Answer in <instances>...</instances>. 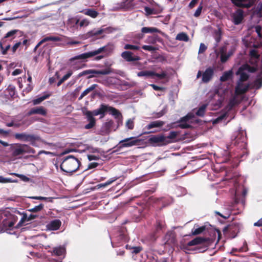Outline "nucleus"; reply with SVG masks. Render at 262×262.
<instances>
[{
    "instance_id": "nucleus-62",
    "label": "nucleus",
    "mask_w": 262,
    "mask_h": 262,
    "mask_svg": "<svg viewBox=\"0 0 262 262\" xmlns=\"http://www.w3.org/2000/svg\"><path fill=\"white\" fill-rule=\"evenodd\" d=\"M142 48L143 49L148 51H154L156 50L155 47L150 45H144Z\"/></svg>"
},
{
    "instance_id": "nucleus-53",
    "label": "nucleus",
    "mask_w": 262,
    "mask_h": 262,
    "mask_svg": "<svg viewBox=\"0 0 262 262\" xmlns=\"http://www.w3.org/2000/svg\"><path fill=\"white\" fill-rule=\"evenodd\" d=\"M222 104V100L221 99H218L217 101L213 103L212 102L211 103V104L213 105V109L214 110H217V108H220Z\"/></svg>"
},
{
    "instance_id": "nucleus-51",
    "label": "nucleus",
    "mask_w": 262,
    "mask_h": 262,
    "mask_svg": "<svg viewBox=\"0 0 262 262\" xmlns=\"http://www.w3.org/2000/svg\"><path fill=\"white\" fill-rule=\"evenodd\" d=\"M17 32V30H12L9 31L8 32H7L6 34V35L4 37V38H9V37L14 38V35Z\"/></svg>"
},
{
    "instance_id": "nucleus-13",
    "label": "nucleus",
    "mask_w": 262,
    "mask_h": 262,
    "mask_svg": "<svg viewBox=\"0 0 262 262\" xmlns=\"http://www.w3.org/2000/svg\"><path fill=\"white\" fill-rule=\"evenodd\" d=\"M107 105L105 104H101L99 107L97 109L94 110L92 111H86L85 112L86 113H91L92 116L94 117V116H98L100 115V118H103L105 115L106 113L107 112Z\"/></svg>"
},
{
    "instance_id": "nucleus-19",
    "label": "nucleus",
    "mask_w": 262,
    "mask_h": 262,
    "mask_svg": "<svg viewBox=\"0 0 262 262\" xmlns=\"http://www.w3.org/2000/svg\"><path fill=\"white\" fill-rule=\"evenodd\" d=\"M112 28L108 27L105 29H94L88 32L86 34L87 37H91L93 36H96L98 35L101 34L104 32H107L108 33L111 32L112 31Z\"/></svg>"
},
{
    "instance_id": "nucleus-5",
    "label": "nucleus",
    "mask_w": 262,
    "mask_h": 262,
    "mask_svg": "<svg viewBox=\"0 0 262 262\" xmlns=\"http://www.w3.org/2000/svg\"><path fill=\"white\" fill-rule=\"evenodd\" d=\"M14 137L16 139L23 141L30 142L33 146H37L36 142L41 140L40 137L37 134H30L27 133H16Z\"/></svg>"
},
{
    "instance_id": "nucleus-60",
    "label": "nucleus",
    "mask_w": 262,
    "mask_h": 262,
    "mask_svg": "<svg viewBox=\"0 0 262 262\" xmlns=\"http://www.w3.org/2000/svg\"><path fill=\"white\" fill-rule=\"evenodd\" d=\"M226 115H227L226 113H224L223 114H221L219 117H217L215 119H214V120L213 121V123H219V122L222 121L223 119H224L226 117Z\"/></svg>"
},
{
    "instance_id": "nucleus-26",
    "label": "nucleus",
    "mask_w": 262,
    "mask_h": 262,
    "mask_svg": "<svg viewBox=\"0 0 262 262\" xmlns=\"http://www.w3.org/2000/svg\"><path fill=\"white\" fill-rule=\"evenodd\" d=\"M22 154H24L22 144H17L16 147L12 149V155L14 156H18Z\"/></svg>"
},
{
    "instance_id": "nucleus-15",
    "label": "nucleus",
    "mask_w": 262,
    "mask_h": 262,
    "mask_svg": "<svg viewBox=\"0 0 262 262\" xmlns=\"http://www.w3.org/2000/svg\"><path fill=\"white\" fill-rule=\"evenodd\" d=\"M232 3L238 7L250 8L254 3L253 0H230Z\"/></svg>"
},
{
    "instance_id": "nucleus-10",
    "label": "nucleus",
    "mask_w": 262,
    "mask_h": 262,
    "mask_svg": "<svg viewBox=\"0 0 262 262\" xmlns=\"http://www.w3.org/2000/svg\"><path fill=\"white\" fill-rule=\"evenodd\" d=\"M195 115L191 113H188L184 117H182L178 122V126L182 129L189 128L191 127V125L188 122L193 118H194Z\"/></svg>"
},
{
    "instance_id": "nucleus-23",
    "label": "nucleus",
    "mask_w": 262,
    "mask_h": 262,
    "mask_svg": "<svg viewBox=\"0 0 262 262\" xmlns=\"http://www.w3.org/2000/svg\"><path fill=\"white\" fill-rule=\"evenodd\" d=\"M262 86V71L260 72L253 81L252 86L255 89H259Z\"/></svg>"
},
{
    "instance_id": "nucleus-63",
    "label": "nucleus",
    "mask_w": 262,
    "mask_h": 262,
    "mask_svg": "<svg viewBox=\"0 0 262 262\" xmlns=\"http://www.w3.org/2000/svg\"><path fill=\"white\" fill-rule=\"evenodd\" d=\"M255 31L257 33L258 36L259 37H261L262 34L261 33V31L262 28H261V26H260L259 25H257L255 27Z\"/></svg>"
},
{
    "instance_id": "nucleus-55",
    "label": "nucleus",
    "mask_w": 262,
    "mask_h": 262,
    "mask_svg": "<svg viewBox=\"0 0 262 262\" xmlns=\"http://www.w3.org/2000/svg\"><path fill=\"white\" fill-rule=\"evenodd\" d=\"M178 135V133L177 132L171 131L169 133V135L166 137V141H168V139H174Z\"/></svg>"
},
{
    "instance_id": "nucleus-18",
    "label": "nucleus",
    "mask_w": 262,
    "mask_h": 262,
    "mask_svg": "<svg viewBox=\"0 0 262 262\" xmlns=\"http://www.w3.org/2000/svg\"><path fill=\"white\" fill-rule=\"evenodd\" d=\"M214 74L212 68H207L202 74V81L205 83L208 82L212 78Z\"/></svg>"
},
{
    "instance_id": "nucleus-59",
    "label": "nucleus",
    "mask_w": 262,
    "mask_h": 262,
    "mask_svg": "<svg viewBox=\"0 0 262 262\" xmlns=\"http://www.w3.org/2000/svg\"><path fill=\"white\" fill-rule=\"evenodd\" d=\"M202 9H203V6H202L201 4H200L194 13V14H193L194 16L195 17H199L202 12Z\"/></svg>"
},
{
    "instance_id": "nucleus-16",
    "label": "nucleus",
    "mask_w": 262,
    "mask_h": 262,
    "mask_svg": "<svg viewBox=\"0 0 262 262\" xmlns=\"http://www.w3.org/2000/svg\"><path fill=\"white\" fill-rule=\"evenodd\" d=\"M107 112H108L110 114L113 116L117 120V121L118 124L120 121L122 122V116L121 113L118 110L107 105Z\"/></svg>"
},
{
    "instance_id": "nucleus-21",
    "label": "nucleus",
    "mask_w": 262,
    "mask_h": 262,
    "mask_svg": "<svg viewBox=\"0 0 262 262\" xmlns=\"http://www.w3.org/2000/svg\"><path fill=\"white\" fill-rule=\"evenodd\" d=\"M83 114L85 116L88 121L89 122L88 124L85 125L84 128L87 129L92 128L96 124V120L95 118L92 116L91 113H86L83 112Z\"/></svg>"
},
{
    "instance_id": "nucleus-42",
    "label": "nucleus",
    "mask_w": 262,
    "mask_h": 262,
    "mask_svg": "<svg viewBox=\"0 0 262 262\" xmlns=\"http://www.w3.org/2000/svg\"><path fill=\"white\" fill-rule=\"evenodd\" d=\"M166 112V106H164V108L159 112L154 113V117L157 118H160L165 114Z\"/></svg>"
},
{
    "instance_id": "nucleus-64",
    "label": "nucleus",
    "mask_w": 262,
    "mask_h": 262,
    "mask_svg": "<svg viewBox=\"0 0 262 262\" xmlns=\"http://www.w3.org/2000/svg\"><path fill=\"white\" fill-rule=\"evenodd\" d=\"M251 56L255 58H258L259 55L257 54L256 51L255 49H252L249 52Z\"/></svg>"
},
{
    "instance_id": "nucleus-17",
    "label": "nucleus",
    "mask_w": 262,
    "mask_h": 262,
    "mask_svg": "<svg viewBox=\"0 0 262 262\" xmlns=\"http://www.w3.org/2000/svg\"><path fill=\"white\" fill-rule=\"evenodd\" d=\"M121 56L123 59L127 62L136 61L140 59V57L138 56H133V53L127 51L123 52Z\"/></svg>"
},
{
    "instance_id": "nucleus-46",
    "label": "nucleus",
    "mask_w": 262,
    "mask_h": 262,
    "mask_svg": "<svg viewBox=\"0 0 262 262\" xmlns=\"http://www.w3.org/2000/svg\"><path fill=\"white\" fill-rule=\"evenodd\" d=\"M232 158L231 156L227 151H225V157L224 158L223 160L222 161V162L223 163H228L230 161L231 159Z\"/></svg>"
},
{
    "instance_id": "nucleus-45",
    "label": "nucleus",
    "mask_w": 262,
    "mask_h": 262,
    "mask_svg": "<svg viewBox=\"0 0 262 262\" xmlns=\"http://www.w3.org/2000/svg\"><path fill=\"white\" fill-rule=\"evenodd\" d=\"M255 12L260 17H262V3H259L255 8Z\"/></svg>"
},
{
    "instance_id": "nucleus-28",
    "label": "nucleus",
    "mask_w": 262,
    "mask_h": 262,
    "mask_svg": "<svg viewBox=\"0 0 262 262\" xmlns=\"http://www.w3.org/2000/svg\"><path fill=\"white\" fill-rule=\"evenodd\" d=\"M205 226L199 227L198 225L195 224L193 228L191 230V233L193 235L200 234L205 230Z\"/></svg>"
},
{
    "instance_id": "nucleus-47",
    "label": "nucleus",
    "mask_w": 262,
    "mask_h": 262,
    "mask_svg": "<svg viewBox=\"0 0 262 262\" xmlns=\"http://www.w3.org/2000/svg\"><path fill=\"white\" fill-rule=\"evenodd\" d=\"M85 14L91 16L93 18H95L97 16L98 13L95 10L88 9L87 10V11L85 13Z\"/></svg>"
},
{
    "instance_id": "nucleus-22",
    "label": "nucleus",
    "mask_w": 262,
    "mask_h": 262,
    "mask_svg": "<svg viewBox=\"0 0 262 262\" xmlns=\"http://www.w3.org/2000/svg\"><path fill=\"white\" fill-rule=\"evenodd\" d=\"M61 225L60 220L55 219L50 221L46 226L47 228L49 230H57Z\"/></svg>"
},
{
    "instance_id": "nucleus-2",
    "label": "nucleus",
    "mask_w": 262,
    "mask_h": 262,
    "mask_svg": "<svg viewBox=\"0 0 262 262\" xmlns=\"http://www.w3.org/2000/svg\"><path fill=\"white\" fill-rule=\"evenodd\" d=\"M251 72V67L247 64H243L236 72L237 75H239V79L235 88V91L238 93H244L248 90V85H245L243 82L248 80L249 73Z\"/></svg>"
},
{
    "instance_id": "nucleus-56",
    "label": "nucleus",
    "mask_w": 262,
    "mask_h": 262,
    "mask_svg": "<svg viewBox=\"0 0 262 262\" xmlns=\"http://www.w3.org/2000/svg\"><path fill=\"white\" fill-rule=\"evenodd\" d=\"M13 174L19 178L20 180L23 181L24 182H28L30 180V179L28 177L22 174L14 173Z\"/></svg>"
},
{
    "instance_id": "nucleus-40",
    "label": "nucleus",
    "mask_w": 262,
    "mask_h": 262,
    "mask_svg": "<svg viewBox=\"0 0 262 262\" xmlns=\"http://www.w3.org/2000/svg\"><path fill=\"white\" fill-rule=\"evenodd\" d=\"M44 207V205L42 203L29 210L30 212H37L41 211Z\"/></svg>"
},
{
    "instance_id": "nucleus-54",
    "label": "nucleus",
    "mask_w": 262,
    "mask_h": 262,
    "mask_svg": "<svg viewBox=\"0 0 262 262\" xmlns=\"http://www.w3.org/2000/svg\"><path fill=\"white\" fill-rule=\"evenodd\" d=\"M126 127L129 129H133L134 127L133 119H129L126 122Z\"/></svg>"
},
{
    "instance_id": "nucleus-34",
    "label": "nucleus",
    "mask_w": 262,
    "mask_h": 262,
    "mask_svg": "<svg viewBox=\"0 0 262 262\" xmlns=\"http://www.w3.org/2000/svg\"><path fill=\"white\" fill-rule=\"evenodd\" d=\"M24 154H35V150L34 149L30 147L27 144H22Z\"/></svg>"
},
{
    "instance_id": "nucleus-38",
    "label": "nucleus",
    "mask_w": 262,
    "mask_h": 262,
    "mask_svg": "<svg viewBox=\"0 0 262 262\" xmlns=\"http://www.w3.org/2000/svg\"><path fill=\"white\" fill-rule=\"evenodd\" d=\"M206 107H207L206 104H204L202 105L195 112L196 115L200 116V117H203L204 115Z\"/></svg>"
},
{
    "instance_id": "nucleus-7",
    "label": "nucleus",
    "mask_w": 262,
    "mask_h": 262,
    "mask_svg": "<svg viewBox=\"0 0 262 262\" xmlns=\"http://www.w3.org/2000/svg\"><path fill=\"white\" fill-rule=\"evenodd\" d=\"M51 253L52 256L59 257L57 259H53V261L55 262H62L66 256V249L64 246L60 245L54 247Z\"/></svg>"
},
{
    "instance_id": "nucleus-33",
    "label": "nucleus",
    "mask_w": 262,
    "mask_h": 262,
    "mask_svg": "<svg viewBox=\"0 0 262 262\" xmlns=\"http://www.w3.org/2000/svg\"><path fill=\"white\" fill-rule=\"evenodd\" d=\"M176 39L178 40L187 42L189 40V36L186 33L181 32L177 34Z\"/></svg>"
},
{
    "instance_id": "nucleus-20",
    "label": "nucleus",
    "mask_w": 262,
    "mask_h": 262,
    "mask_svg": "<svg viewBox=\"0 0 262 262\" xmlns=\"http://www.w3.org/2000/svg\"><path fill=\"white\" fill-rule=\"evenodd\" d=\"M47 114L46 109L43 106H38L32 108L27 113L28 116H31L34 114H39L45 116Z\"/></svg>"
},
{
    "instance_id": "nucleus-14",
    "label": "nucleus",
    "mask_w": 262,
    "mask_h": 262,
    "mask_svg": "<svg viewBox=\"0 0 262 262\" xmlns=\"http://www.w3.org/2000/svg\"><path fill=\"white\" fill-rule=\"evenodd\" d=\"M165 244L170 246H173L177 244L176 233L173 231H169L167 232L163 239Z\"/></svg>"
},
{
    "instance_id": "nucleus-37",
    "label": "nucleus",
    "mask_w": 262,
    "mask_h": 262,
    "mask_svg": "<svg viewBox=\"0 0 262 262\" xmlns=\"http://www.w3.org/2000/svg\"><path fill=\"white\" fill-rule=\"evenodd\" d=\"M60 40V39L59 37L50 36L44 37L41 40V42L44 43L49 41H58Z\"/></svg>"
},
{
    "instance_id": "nucleus-4",
    "label": "nucleus",
    "mask_w": 262,
    "mask_h": 262,
    "mask_svg": "<svg viewBox=\"0 0 262 262\" xmlns=\"http://www.w3.org/2000/svg\"><path fill=\"white\" fill-rule=\"evenodd\" d=\"M210 243V239L209 238L196 237L187 243L188 246H196L195 250L199 253H202L206 251Z\"/></svg>"
},
{
    "instance_id": "nucleus-50",
    "label": "nucleus",
    "mask_w": 262,
    "mask_h": 262,
    "mask_svg": "<svg viewBox=\"0 0 262 262\" xmlns=\"http://www.w3.org/2000/svg\"><path fill=\"white\" fill-rule=\"evenodd\" d=\"M154 74L153 75V76H156L161 79H164V78H166L167 76V73L165 71H163L161 73H157L154 72Z\"/></svg>"
},
{
    "instance_id": "nucleus-44",
    "label": "nucleus",
    "mask_w": 262,
    "mask_h": 262,
    "mask_svg": "<svg viewBox=\"0 0 262 262\" xmlns=\"http://www.w3.org/2000/svg\"><path fill=\"white\" fill-rule=\"evenodd\" d=\"M124 49L125 50H138L140 47L136 45L126 44L124 47Z\"/></svg>"
},
{
    "instance_id": "nucleus-6",
    "label": "nucleus",
    "mask_w": 262,
    "mask_h": 262,
    "mask_svg": "<svg viewBox=\"0 0 262 262\" xmlns=\"http://www.w3.org/2000/svg\"><path fill=\"white\" fill-rule=\"evenodd\" d=\"M108 47L107 46H103L99 48L98 49L95 50L94 51L85 52L71 58L70 59V61H72L75 60H82L83 61L85 60L88 58H91L93 56H96L103 52H105L107 51Z\"/></svg>"
},
{
    "instance_id": "nucleus-49",
    "label": "nucleus",
    "mask_w": 262,
    "mask_h": 262,
    "mask_svg": "<svg viewBox=\"0 0 262 262\" xmlns=\"http://www.w3.org/2000/svg\"><path fill=\"white\" fill-rule=\"evenodd\" d=\"M136 83L134 82H129L126 81H121V85L127 88H132L135 86Z\"/></svg>"
},
{
    "instance_id": "nucleus-57",
    "label": "nucleus",
    "mask_w": 262,
    "mask_h": 262,
    "mask_svg": "<svg viewBox=\"0 0 262 262\" xmlns=\"http://www.w3.org/2000/svg\"><path fill=\"white\" fill-rule=\"evenodd\" d=\"M0 48L2 51V53L3 55H6L7 53L8 50L10 48V45H8L5 48L3 46L2 43H0Z\"/></svg>"
},
{
    "instance_id": "nucleus-48",
    "label": "nucleus",
    "mask_w": 262,
    "mask_h": 262,
    "mask_svg": "<svg viewBox=\"0 0 262 262\" xmlns=\"http://www.w3.org/2000/svg\"><path fill=\"white\" fill-rule=\"evenodd\" d=\"M86 150L89 151L91 153H99L100 149L98 148L93 147L91 146L87 145L86 147Z\"/></svg>"
},
{
    "instance_id": "nucleus-58",
    "label": "nucleus",
    "mask_w": 262,
    "mask_h": 262,
    "mask_svg": "<svg viewBox=\"0 0 262 262\" xmlns=\"http://www.w3.org/2000/svg\"><path fill=\"white\" fill-rule=\"evenodd\" d=\"M25 221H28V215L26 213H24L23 217L18 223V226H21V224Z\"/></svg>"
},
{
    "instance_id": "nucleus-1",
    "label": "nucleus",
    "mask_w": 262,
    "mask_h": 262,
    "mask_svg": "<svg viewBox=\"0 0 262 262\" xmlns=\"http://www.w3.org/2000/svg\"><path fill=\"white\" fill-rule=\"evenodd\" d=\"M246 132L242 129H239L235 132L232 136L231 144L237 146L241 149H244L242 152L239 154L237 157L243 160L248 155V151L246 150L247 144Z\"/></svg>"
},
{
    "instance_id": "nucleus-9",
    "label": "nucleus",
    "mask_w": 262,
    "mask_h": 262,
    "mask_svg": "<svg viewBox=\"0 0 262 262\" xmlns=\"http://www.w3.org/2000/svg\"><path fill=\"white\" fill-rule=\"evenodd\" d=\"M231 21L235 25L242 23L244 18V12L241 9H238L231 14Z\"/></svg>"
},
{
    "instance_id": "nucleus-61",
    "label": "nucleus",
    "mask_w": 262,
    "mask_h": 262,
    "mask_svg": "<svg viewBox=\"0 0 262 262\" xmlns=\"http://www.w3.org/2000/svg\"><path fill=\"white\" fill-rule=\"evenodd\" d=\"M142 250V248L140 246L133 247L132 248L131 252L133 254H138Z\"/></svg>"
},
{
    "instance_id": "nucleus-32",
    "label": "nucleus",
    "mask_w": 262,
    "mask_h": 262,
    "mask_svg": "<svg viewBox=\"0 0 262 262\" xmlns=\"http://www.w3.org/2000/svg\"><path fill=\"white\" fill-rule=\"evenodd\" d=\"M97 85L96 84H93L91 86L86 89L80 95V97H79V100L82 99L85 96L94 90L97 87Z\"/></svg>"
},
{
    "instance_id": "nucleus-24",
    "label": "nucleus",
    "mask_w": 262,
    "mask_h": 262,
    "mask_svg": "<svg viewBox=\"0 0 262 262\" xmlns=\"http://www.w3.org/2000/svg\"><path fill=\"white\" fill-rule=\"evenodd\" d=\"M126 229L124 227H120L118 228L117 230V237H118V240L120 241H125L126 239Z\"/></svg>"
},
{
    "instance_id": "nucleus-43",
    "label": "nucleus",
    "mask_w": 262,
    "mask_h": 262,
    "mask_svg": "<svg viewBox=\"0 0 262 262\" xmlns=\"http://www.w3.org/2000/svg\"><path fill=\"white\" fill-rule=\"evenodd\" d=\"M237 104V100L235 97L231 98L229 101L228 106L229 109H231L233 106Z\"/></svg>"
},
{
    "instance_id": "nucleus-29",
    "label": "nucleus",
    "mask_w": 262,
    "mask_h": 262,
    "mask_svg": "<svg viewBox=\"0 0 262 262\" xmlns=\"http://www.w3.org/2000/svg\"><path fill=\"white\" fill-rule=\"evenodd\" d=\"M50 95H51L50 94L45 93L42 96L33 99L32 100V103L33 105L39 104L46 99L49 98L50 96Z\"/></svg>"
},
{
    "instance_id": "nucleus-52",
    "label": "nucleus",
    "mask_w": 262,
    "mask_h": 262,
    "mask_svg": "<svg viewBox=\"0 0 262 262\" xmlns=\"http://www.w3.org/2000/svg\"><path fill=\"white\" fill-rule=\"evenodd\" d=\"M231 54L229 53L227 54H222L221 55V61L222 62V63L226 62L228 60Z\"/></svg>"
},
{
    "instance_id": "nucleus-11",
    "label": "nucleus",
    "mask_w": 262,
    "mask_h": 262,
    "mask_svg": "<svg viewBox=\"0 0 262 262\" xmlns=\"http://www.w3.org/2000/svg\"><path fill=\"white\" fill-rule=\"evenodd\" d=\"M140 140L135 137H131L121 140L119 142V148L129 147L136 145Z\"/></svg>"
},
{
    "instance_id": "nucleus-31",
    "label": "nucleus",
    "mask_w": 262,
    "mask_h": 262,
    "mask_svg": "<svg viewBox=\"0 0 262 262\" xmlns=\"http://www.w3.org/2000/svg\"><path fill=\"white\" fill-rule=\"evenodd\" d=\"M114 124V121L112 120L106 121L102 125V128L106 133H108L110 131L112 127Z\"/></svg>"
},
{
    "instance_id": "nucleus-39",
    "label": "nucleus",
    "mask_w": 262,
    "mask_h": 262,
    "mask_svg": "<svg viewBox=\"0 0 262 262\" xmlns=\"http://www.w3.org/2000/svg\"><path fill=\"white\" fill-rule=\"evenodd\" d=\"M222 38L221 32L220 30L215 32L214 39L215 40V43L214 44V48H215L217 47L218 43L220 42Z\"/></svg>"
},
{
    "instance_id": "nucleus-30",
    "label": "nucleus",
    "mask_w": 262,
    "mask_h": 262,
    "mask_svg": "<svg viewBox=\"0 0 262 262\" xmlns=\"http://www.w3.org/2000/svg\"><path fill=\"white\" fill-rule=\"evenodd\" d=\"M141 32L143 33H160L161 31L155 27H144L141 29Z\"/></svg>"
},
{
    "instance_id": "nucleus-36",
    "label": "nucleus",
    "mask_w": 262,
    "mask_h": 262,
    "mask_svg": "<svg viewBox=\"0 0 262 262\" xmlns=\"http://www.w3.org/2000/svg\"><path fill=\"white\" fill-rule=\"evenodd\" d=\"M73 74V72L72 71H69L68 73L64 75L61 79L57 82V86H59L64 81L67 80L68 78H69Z\"/></svg>"
},
{
    "instance_id": "nucleus-41",
    "label": "nucleus",
    "mask_w": 262,
    "mask_h": 262,
    "mask_svg": "<svg viewBox=\"0 0 262 262\" xmlns=\"http://www.w3.org/2000/svg\"><path fill=\"white\" fill-rule=\"evenodd\" d=\"M165 226V223L162 221H157L156 225V230L157 232L162 230Z\"/></svg>"
},
{
    "instance_id": "nucleus-25",
    "label": "nucleus",
    "mask_w": 262,
    "mask_h": 262,
    "mask_svg": "<svg viewBox=\"0 0 262 262\" xmlns=\"http://www.w3.org/2000/svg\"><path fill=\"white\" fill-rule=\"evenodd\" d=\"M164 124V122L160 120H157L153 122H150L149 124H148L146 126V128L147 129H150L152 128L155 127H160L162 126Z\"/></svg>"
},
{
    "instance_id": "nucleus-35",
    "label": "nucleus",
    "mask_w": 262,
    "mask_h": 262,
    "mask_svg": "<svg viewBox=\"0 0 262 262\" xmlns=\"http://www.w3.org/2000/svg\"><path fill=\"white\" fill-rule=\"evenodd\" d=\"M154 71H142L137 73V76L139 77H152L154 75Z\"/></svg>"
},
{
    "instance_id": "nucleus-12",
    "label": "nucleus",
    "mask_w": 262,
    "mask_h": 262,
    "mask_svg": "<svg viewBox=\"0 0 262 262\" xmlns=\"http://www.w3.org/2000/svg\"><path fill=\"white\" fill-rule=\"evenodd\" d=\"M113 72L112 70L108 68L105 69L97 70H86L83 71V75H90L88 78H91L94 77L92 74H100V75H108Z\"/></svg>"
},
{
    "instance_id": "nucleus-3",
    "label": "nucleus",
    "mask_w": 262,
    "mask_h": 262,
    "mask_svg": "<svg viewBox=\"0 0 262 262\" xmlns=\"http://www.w3.org/2000/svg\"><path fill=\"white\" fill-rule=\"evenodd\" d=\"M80 165V161L74 156L69 155L64 157L60 164V169L71 176Z\"/></svg>"
},
{
    "instance_id": "nucleus-27",
    "label": "nucleus",
    "mask_w": 262,
    "mask_h": 262,
    "mask_svg": "<svg viewBox=\"0 0 262 262\" xmlns=\"http://www.w3.org/2000/svg\"><path fill=\"white\" fill-rule=\"evenodd\" d=\"M232 76L233 72L232 70L225 71V72L223 73L222 76H221L220 80L222 82H225L231 79Z\"/></svg>"
},
{
    "instance_id": "nucleus-8",
    "label": "nucleus",
    "mask_w": 262,
    "mask_h": 262,
    "mask_svg": "<svg viewBox=\"0 0 262 262\" xmlns=\"http://www.w3.org/2000/svg\"><path fill=\"white\" fill-rule=\"evenodd\" d=\"M148 142L154 145H162L170 143V141H166V137L163 134L151 135L148 139Z\"/></svg>"
}]
</instances>
